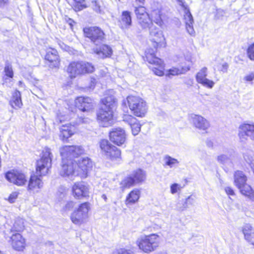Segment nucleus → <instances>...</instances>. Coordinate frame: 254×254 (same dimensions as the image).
<instances>
[{
    "instance_id": "10",
    "label": "nucleus",
    "mask_w": 254,
    "mask_h": 254,
    "mask_svg": "<svg viewBox=\"0 0 254 254\" xmlns=\"http://www.w3.org/2000/svg\"><path fill=\"white\" fill-rule=\"evenodd\" d=\"M97 120L100 126L102 127L112 126L114 123L113 111L100 108L97 112Z\"/></svg>"
},
{
    "instance_id": "18",
    "label": "nucleus",
    "mask_w": 254,
    "mask_h": 254,
    "mask_svg": "<svg viewBox=\"0 0 254 254\" xmlns=\"http://www.w3.org/2000/svg\"><path fill=\"white\" fill-rule=\"evenodd\" d=\"M190 117L192 123L196 128L205 130L209 127V122L201 116L192 114Z\"/></svg>"
},
{
    "instance_id": "37",
    "label": "nucleus",
    "mask_w": 254,
    "mask_h": 254,
    "mask_svg": "<svg viewBox=\"0 0 254 254\" xmlns=\"http://www.w3.org/2000/svg\"><path fill=\"white\" fill-rule=\"evenodd\" d=\"M254 154L252 150H247L244 153L245 160L251 166V168L254 167Z\"/></svg>"
},
{
    "instance_id": "40",
    "label": "nucleus",
    "mask_w": 254,
    "mask_h": 254,
    "mask_svg": "<svg viewBox=\"0 0 254 254\" xmlns=\"http://www.w3.org/2000/svg\"><path fill=\"white\" fill-rule=\"evenodd\" d=\"M4 72L5 75L9 78H13V71L12 69V65L9 63H6L4 67Z\"/></svg>"
},
{
    "instance_id": "60",
    "label": "nucleus",
    "mask_w": 254,
    "mask_h": 254,
    "mask_svg": "<svg viewBox=\"0 0 254 254\" xmlns=\"http://www.w3.org/2000/svg\"><path fill=\"white\" fill-rule=\"evenodd\" d=\"M67 22L71 27L73 26V23H74V21L70 18H68Z\"/></svg>"
},
{
    "instance_id": "2",
    "label": "nucleus",
    "mask_w": 254,
    "mask_h": 254,
    "mask_svg": "<svg viewBox=\"0 0 254 254\" xmlns=\"http://www.w3.org/2000/svg\"><path fill=\"white\" fill-rule=\"evenodd\" d=\"M60 151L62 157L61 175L70 179H72L73 177L78 176L79 173L75 169L76 164L73 162V158L83 153V148L81 146L66 145L61 147Z\"/></svg>"
},
{
    "instance_id": "11",
    "label": "nucleus",
    "mask_w": 254,
    "mask_h": 254,
    "mask_svg": "<svg viewBox=\"0 0 254 254\" xmlns=\"http://www.w3.org/2000/svg\"><path fill=\"white\" fill-rule=\"evenodd\" d=\"M89 209V203L88 202L81 204L78 209L71 214L70 218L72 222L78 225L82 224L87 218Z\"/></svg>"
},
{
    "instance_id": "14",
    "label": "nucleus",
    "mask_w": 254,
    "mask_h": 254,
    "mask_svg": "<svg viewBox=\"0 0 254 254\" xmlns=\"http://www.w3.org/2000/svg\"><path fill=\"white\" fill-rule=\"evenodd\" d=\"M126 136L125 130L121 127L114 128L109 132L110 140L118 146H120L125 142Z\"/></svg>"
},
{
    "instance_id": "50",
    "label": "nucleus",
    "mask_w": 254,
    "mask_h": 254,
    "mask_svg": "<svg viewBox=\"0 0 254 254\" xmlns=\"http://www.w3.org/2000/svg\"><path fill=\"white\" fill-rule=\"evenodd\" d=\"M91 6H92V8L93 9V10L95 12H96L97 13L100 12V11H101L100 5L97 1H96V0L92 1Z\"/></svg>"
},
{
    "instance_id": "24",
    "label": "nucleus",
    "mask_w": 254,
    "mask_h": 254,
    "mask_svg": "<svg viewBox=\"0 0 254 254\" xmlns=\"http://www.w3.org/2000/svg\"><path fill=\"white\" fill-rule=\"evenodd\" d=\"M245 239L254 246V229L249 224H245L243 228Z\"/></svg>"
},
{
    "instance_id": "61",
    "label": "nucleus",
    "mask_w": 254,
    "mask_h": 254,
    "mask_svg": "<svg viewBox=\"0 0 254 254\" xmlns=\"http://www.w3.org/2000/svg\"><path fill=\"white\" fill-rule=\"evenodd\" d=\"M8 0H0V7L4 6L7 2Z\"/></svg>"
},
{
    "instance_id": "36",
    "label": "nucleus",
    "mask_w": 254,
    "mask_h": 254,
    "mask_svg": "<svg viewBox=\"0 0 254 254\" xmlns=\"http://www.w3.org/2000/svg\"><path fill=\"white\" fill-rule=\"evenodd\" d=\"M121 151L116 146L113 145L110 151L107 153V158L111 160L116 159L121 156Z\"/></svg>"
},
{
    "instance_id": "1",
    "label": "nucleus",
    "mask_w": 254,
    "mask_h": 254,
    "mask_svg": "<svg viewBox=\"0 0 254 254\" xmlns=\"http://www.w3.org/2000/svg\"><path fill=\"white\" fill-rule=\"evenodd\" d=\"M53 154L51 149L45 147L42 151L41 158L37 161L35 174L31 175L29 181L27 190L37 192L43 187V183L41 179L45 176L52 166Z\"/></svg>"
},
{
    "instance_id": "39",
    "label": "nucleus",
    "mask_w": 254,
    "mask_h": 254,
    "mask_svg": "<svg viewBox=\"0 0 254 254\" xmlns=\"http://www.w3.org/2000/svg\"><path fill=\"white\" fill-rule=\"evenodd\" d=\"M71 5L76 11H80L86 7L84 0H76V2H73Z\"/></svg>"
},
{
    "instance_id": "55",
    "label": "nucleus",
    "mask_w": 254,
    "mask_h": 254,
    "mask_svg": "<svg viewBox=\"0 0 254 254\" xmlns=\"http://www.w3.org/2000/svg\"><path fill=\"white\" fill-rule=\"evenodd\" d=\"M229 64L227 63H224L222 64L221 67L219 68V70L223 73H226L227 72Z\"/></svg>"
},
{
    "instance_id": "13",
    "label": "nucleus",
    "mask_w": 254,
    "mask_h": 254,
    "mask_svg": "<svg viewBox=\"0 0 254 254\" xmlns=\"http://www.w3.org/2000/svg\"><path fill=\"white\" fill-rule=\"evenodd\" d=\"M78 166L77 170L79 176L81 178H86L88 171L93 166V162L88 157H81L77 162H75Z\"/></svg>"
},
{
    "instance_id": "9",
    "label": "nucleus",
    "mask_w": 254,
    "mask_h": 254,
    "mask_svg": "<svg viewBox=\"0 0 254 254\" xmlns=\"http://www.w3.org/2000/svg\"><path fill=\"white\" fill-rule=\"evenodd\" d=\"M5 239L9 238L8 243L12 248L18 252H23L26 248V240L19 233L5 232Z\"/></svg>"
},
{
    "instance_id": "42",
    "label": "nucleus",
    "mask_w": 254,
    "mask_h": 254,
    "mask_svg": "<svg viewBox=\"0 0 254 254\" xmlns=\"http://www.w3.org/2000/svg\"><path fill=\"white\" fill-rule=\"evenodd\" d=\"M123 121L127 123L130 126L132 124L135 123L137 120L130 115L126 114L123 116Z\"/></svg>"
},
{
    "instance_id": "27",
    "label": "nucleus",
    "mask_w": 254,
    "mask_h": 254,
    "mask_svg": "<svg viewBox=\"0 0 254 254\" xmlns=\"http://www.w3.org/2000/svg\"><path fill=\"white\" fill-rule=\"evenodd\" d=\"M247 176L241 171H236L234 173V183L238 188H241L242 185L246 183Z\"/></svg>"
},
{
    "instance_id": "33",
    "label": "nucleus",
    "mask_w": 254,
    "mask_h": 254,
    "mask_svg": "<svg viewBox=\"0 0 254 254\" xmlns=\"http://www.w3.org/2000/svg\"><path fill=\"white\" fill-rule=\"evenodd\" d=\"M73 134V132L68 126L63 125L60 128V137L63 140L67 139Z\"/></svg>"
},
{
    "instance_id": "22",
    "label": "nucleus",
    "mask_w": 254,
    "mask_h": 254,
    "mask_svg": "<svg viewBox=\"0 0 254 254\" xmlns=\"http://www.w3.org/2000/svg\"><path fill=\"white\" fill-rule=\"evenodd\" d=\"M119 22L120 26L122 29L128 28L132 23L131 12L127 10L123 11Z\"/></svg>"
},
{
    "instance_id": "57",
    "label": "nucleus",
    "mask_w": 254,
    "mask_h": 254,
    "mask_svg": "<svg viewBox=\"0 0 254 254\" xmlns=\"http://www.w3.org/2000/svg\"><path fill=\"white\" fill-rule=\"evenodd\" d=\"M225 190L228 195H235V193H234L233 190L230 187H226L225 189Z\"/></svg>"
},
{
    "instance_id": "53",
    "label": "nucleus",
    "mask_w": 254,
    "mask_h": 254,
    "mask_svg": "<svg viewBox=\"0 0 254 254\" xmlns=\"http://www.w3.org/2000/svg\"><path fill=\"white\" fill-rule=\"evenodd\" d=\"M188 207L189 205H193L195 202V198L192 195L188 196L186 199H185Z\"/></svg>"
},
{
    "instance_id": "48",
    "label": "nucleus",
    "mask_w": 254,
    "mask_h": 254,
    "mask_svg": "<svg viewBox=\"0 0 254 254\" xmlns=\"http://www.w3.org/2000/svg\"><path fill=\"white\" fill-rule=\"evenodd\" d=\"M112 254H134V253L130 250L121 248L115 250Z\"/></svg>"
},
{
    "instance_id": "47",
    "label": "nucleus",
    "mask_w": 254,
    "mask_h": 254,
    "mask_svg": "<svg viewBox=\"0 0 254 254\" xmlns=\"http://www.w3.org/2000/svg\"><path fill=\"white\" fill-rule=\"evenodd\" d=\"M203 86L207 87L209 89H211L214 86L215 83L211 80H210L208 78H206L204 80H202L201 82L199 83Z\"/></svg>"
},
{
    "instance_id": "43",
    "label": "nucleus",
    "mask_w": 254,
    "mask_h": 254,
    "mask_svg": "<svg viewBox=\"0 0 254 254\" xmlns=\"http://www.w3.org/2000/svg\"><path fill=\"white\" fill-rule=\"evenodd\" d=\"M157 67H152V71L155 74L158 76H162L164 74V64L163 62L160 65H155Z\"/></svg>"
},
{
    "instance_id": "58",
    "label": "nucleus",
    "mask_w": 254,
    "mask_h": 254,
    "mask_svg": "<svg viewBox=\"0 0 254 254\" xmlns=\"http://www.w3.org/2000/svg\"><path fill=\"white\" fill-rule=\"evenodd\" d=\"M184 83L188 86H191L193 84V80L192 79L189 78L185 81Z\"/></svg>"
},
{
    "instance_id": "30",
    "label": "nucleus",
    "mask_w": 254,
    "mask_h": 254,
    "mask_svg": "<svg viewBox=\"0 0 254 254\" xmlns=\"http://www.w3.org/2000/svg\"><path fill=\"white\" fill-rule=\"evenodd\" d=\"M24 220L23 218L18 217L16 218L13 227L7 232L9 233H18L23 231L24 229Z\"/></svg>"
},
{
    "instance_id": "31",
    "label": "nucleus",
    "mask_w": 254,
    "mask_h": 254,
    "mask_svg": "<svg viewBox=\"0 0 254 254\" xmlns=\"http://www.w3.org/2000/svg\"><path fill=\"white\" fill-rule=\"evenodd\" d=\"M190 70L189 66H184L180 68L172 67L168 70L165 74L166 76H175L186 73Z\"/></svg>"
},
{
    "instance_id": "46",
    "label": "nucleus",
    "mask_w": 254,
    "mask_h": 254,
    "mask_svg": "<svg viewBox=\"0 0 254 254\" xmlns=\"http://www.w3.org/2000/svg\"><path fill=\"white\" fill-rule=\"evenodd\" d=\"M183 188L184 186H182L179 184L174 183L170 186L171 193L173 194L177 193L178 191H181Z\"/></svg>"
},
{
    "instance_id": "59",
    "label": "nucleus",
    "mask_w": 254,
    "mask_h": 254,
    "mask_svg": "<svg viewBox=\"0 0 254 254\" xmlns=\"http://www.w3.org/2000/svg\"><path fill=\"white\" fill-rule=\"evenodd\" d=\"M206 144L207 147H208L209 148H212L213 147V142L211 140L207 139L206 141Z\"/></svg>"
},
{
    "instance_id": "23",
    "label": "nucleus",
    "mask_w": 254,
    "mask_h": 254,
    "mask_svg": "<svg viewBox=\"0 0 254 254\" xmlns=\"http://www.w3.org/2000/svg\"><path fill=\"white\" fill-rule=\"evenodd\" d=\"M93 51L99 57L102 59L108 57L112 54L111 47L105 44L102 45L99 48H94Z\"/></svg>"
},
{
    "instance_id": "5",
    "label": "nucleus",
    "mask_w": 254,
    "mask_h": 254,
    "mask_svg": "<svg viewBox=\"0 0 254 254\" xmlns=\"http://www.w3.org/2000/svg\"><path fill=\"white\" fill-rule=\"evenodd\" d=\"M139 249L148 253L154 251L159 245V236L155 234L140 237L137 241Z\"/></svg>"
},
{
    "instance_id": "49",
    "label": "nucleus",
    "mask_w": 254,
    "mask_h": 254,
    "mask_svg": "<svg viewBox=\"0 0 254 254\" xmlns=\"http://www.w3.org/2000/svg\"><path fill=\"white\" fill-rule=\"evenodd\" d=\"M247 54L250 60L254 61V43L248 47Z\"/></svg>"
},
{
    "instance_id": "41",
    "label": "nucleus",
    "mask_w": 254,
    "mask_h": 254,
    "mask_svg": "<svg viewBox=\"0 0 254 254\" xmlns=\"http://www.w3.org/2000/svg\"><path fill=\"white\" fill-rule=\"evenodd\" d=\"M135 13L136 15L137 19L139 17H144L146 15H148L146 11V8L144 6H138L135 9Z\"/></svg>"
},
{
    "instance_id": "29",
    "label": "nucleus",
    "mask_w": 254,
    "mask_h": 254,
    "mask_svg": "<svg viewBox=\"0 0 254 254\" xmlns=\"http://www.w3.org/2000/svg\"><path fill=\"white\" fill-rule=\"evenodd\" d=\"M235 152L233 150H229L226 154H220L217 157V161L220 164L225 165L231 162L232 158L234 157Z\"/></svg>"
},
{
    "instance_id": "32",
    "label": "nucleus",
    "mask_w": 254,
    "mask_h": 254,
    "mask_svg": "<svg viewBox=\"0 0 254 254\" xmlns=\"http://www.w3.org/2000/svg\"><path fill=\"white\" fill-rule=\"evenodd\" d=\"M241 193L246 196H247L251 200L254 201V191L253 190L251 186L246 183L242 185L241 188H238Z\"/></svg>"
},
{
    "instance_id": "54",
    "label": "nucleus",
    "mask_w": 254,
    "mask_h": 254,
    "mask_svg": "<svg viewBox=\"0 0 254 254\" xmlns=\"http://www.w3.org/2000/svg\"><path fill=\"white\" fill-rule=\"evenodd\" d=\"M254 79V72H252L249 74L246 75L244 77V80L246 81L251 82Z\"/></svg>"
},
{
    "instance_id": "20",
    "label": "nucleus",
    "mask_w": 254,
    "mask_h": 254,
    "mask_svg": "<svg viewBox=\"0 0 254 254\" xmlns=\"http://www.w3.org/2000/svg\"><path fill=\"white\" fill-rule=\"evenodd\" d=\"M161 43L162 42H161L156 48H155L154 46V43L152 42L154 49H148V51L145 52V59L149 64L154 65L162 64V62H163L162 60L157 58L155 54V52L156 51L157 48L162 45Z\"/></svg>"
},
{
    "instance_id": "4",
    "label": "nucleus",
    "mask_w": 254,
    "mask_h": 254,
    "mask_svg": "<svg viewBox=\"0 0 254 254\" xmlns=\"http://www.w3.org/2000/svg\"><path fill=\"white\" fill-rule=\"evenodd\" d=\"M94 70V67L91 64L84 62H71L67 68V71L71 78H74L86 73L92 72Z\"/></svg>"
},
{
    "instance_id": "17",
    "label": "nucleus",
    "mask_w": 254,
    "mask_h": 254,
    "mask_svg": "<svg viewBox=\"0 0 254 254\" xmlns=\"http://www.w3.org/2000/svg\"><path fill=\"white\" fill-rule=\"evenodd\" d=\"M88 187L83 182L75 183L72 188L74 196L77 198L86 197L88 194Z\"/></svg>"
},
{
    "instance_id": "16",
    "label": "nucleus",
    "mask_w": 254,
    "mask_h": 254,
    "mask_svg": "<svg viewBox=\"0 0 254 254\" xmlns=\"http://www.w3.org/2000/svg\"><path fill=\"white\" fill-rule=\"evenodd\" d=\"M181 6L183 8L184 11V20L187 31L190 35L194 36L195 34V31L193 27L194 21L190 9L186 4Z\"/></svg>"
},
{
    "instance_id": "3",
    "label": "nucleus",
    "mask_w": 254,
    "mask_h": 254,
    "mask_svg": "<svg viewBox=\"0 0 254 254\" xmlns=\"http://www.w3.org/2000/svg\"><path fill=\"white\" fill-rule=\"evenodd\" d=\"M139 25L142 29H149L150 41L153 42L154 47L156 48L158 45L163 42L165 39L163 36L162 32L155 26H154L149 15H146L144 17L137 19Z\"/></svg>"
},
{
    "instance_id": "62",
    "label": "nucleus",
    "mask_w": 254,
    "mask_h": 254,
    "mask_svg": "<svg viewBox=\"0 0 254 254\" xmlns=\"http://www.w3.org/2000/svg\"><path fill=\"white\" fill-rule=\"evenodd\" d=\"M180 6L184 5L186 4L185 1L184 0H177Z\"/></svg>"
},
{
    "instance_id": "45",
    "label": "nucleus",
    "mask_w": 254,
    "mask_h": 254,
    "mask_svg": "<svg viewBox=\"0 0 254 254\" xmlns=\"http://www.w3.org/2000/svg\"><path fill=\"white\" fill-rule=\"evenodd\" d=\"M140 125L138 123V121L135 123L132 124L130 126L131 128L132 133L133 135H136L138 134L140 131Z\"/></svg>"
},
{
    "instance_id": "19",
    "label": "nucleus",
    "mask_w": 254,
    "mask_h": 254,
    "mask_svg": "<svg viewBox=\"0 0 254 254\" xmlns=\"http://www.w3.org/2000/svg\"><path fill=\"white\" fill-rule=\"evenodd\" d=\"M45 60L50 63L49 65L51 67H58L60 64L59 56L57 51L55 49L50 48L47 50Z\"/></svg>"
},
{
    "instance_id": "26",
    "label": "nucleus",
    "mask_w": 254,
    "mask_h": 254,
    "mask_svg": "<svg viewBox=\"0 0 254 254\" xmlns=\"http://www.w3.org/2000/svg\"><path fill=\"white\" fill-rule=\"evenodd\" d=\"M102 106L100 108L112 110L116 106V99L113 96H109L101 100Z\"/></svg>"
},
{
    "instance_id": "28",
    "label": "nucleus",
    "mask_w": 254,
    "mask_h": 254,
    "mask_svg": "<svg viewBox=\"0 0 254 254\" xmlns=\"http://www.w3.org/2000/svg\"><path fill=\"white\" fill-rule=\"evenodd\" d=\"M140 191L137 189H133L127 196L126 204L127 205L133 204L136 202L140 197Z\"/></svg>"
},
{
    "instance_id": "44",
    "label": "nucleus",
    "mask_w": 254,
    "mask_h": 254,
    "mask_svg": "<svg viewBox=\"0 0 254 254\" xmlns=\"http://www.w3.org/2000/svg\"><path fill=\"white\" fill-rule=\"evenodd\" d=\"M187 208H188V205L185 199L180 200L176 204V209L178 211H183Z\"/></svg>"
},
{
    "instance_id": "7",
    "label": "nucleus",
    "mask_w": 254,
    "mask_h": 254,
    "mask_svg": "<svg viewBox=\"0 0 254 254\" xmlns=\"http://www.w3.org/2000/svg\"><path fill=\"white\" fill-rule=\"evenodd\" d=\"M130 110L133 114L142 117L147 112L146 102L141 98L136 96H128L127 98Z\"/></svg>"
},
{
    "instance_id": "8",
    "label": "nucleus",
    "mask_w": 254,
    "mask_h": 254,
    "mask_svg": "<svg viewBox=\"0 0 254 254\" xmlns=\"http://www.w3.org/2000/svg\"><path fill=\"white\" fill-rule=\"evenodd\" d=\"M84 35L96 46L102 45L105 40V33L98 27H85L83 29Z\"/></svg>"
},
{
    "instance_id": "63",
    "label": "nucleus",
    "mask_w": 254,
    "mask_h": 254,
    "mask_svg": "<svg viewBox=\"0 0 254 254\" xmlns=\"http://www.w3.org/2000/svg\"><path fill=\"white\" fill-rule=\"evenodd\" d=\"M158 25H161L162 24V21L161 20L160 16H159V19H156V21L155 22Z\"/></svg>"
},
{
    "instance_id": "64",
    "label": "nucleus",
    "mask_w": 254,
    "mask_h": 254,
    "mask_svg": "<svg viewBox=\"0 0 254 254\" xmlns=\"http://www.w3.org/2000/svg\"><path fill=\"white\" fill-rule=\"evenodd\" d=\"M102 198L103 199H104V200H105V201H107V196H106V195L105 194H102Z\"/></svg>"
},
{
    "instance_id": "34",
    "label": "nucleus",
    "mask_w": 254,
    "mask_h": 254,
    "mask_svg": "<svg viewBox=\"0 0 254 254\" xmlns=\"http://www.w3.org/2000/svg\"><path fill=\"white\" fill-rule=\"evenodd\" d=\"M99 147L100 148L101 153L104 154L106 157L107 155V153L110 151L112 145L109 141L107 139H102L99 143Z\"/></svg>"
},
{
    "instance_id": "51",
    "label": "nucleus",
    "mask_w": 254,
    "mask_h": 254,
    "mask_svg": "<svg viewBox=\"0 0 254 254\" xmlns=\"http://www.w3.org/2000/svg\"><path fill=\"white\" fill-rule=\"evenodd\" d=\"M88 119L87 118H82V117H79L78 119H77L76 122H72L73 124V126L79 125L82 123H86L88 122Z\"/></svg>"
},
{
    "instance_id": "15",
    "label": "nucleus",
    "mask_w": 254,
    "mask_h": 254,
    "mask_svg": "<svg viewBox=\"0 0 254 254\" xmlns=\"http://www.w3.org/2000/svg\"><path fill=\"white\" fill-rule=\"evenodd\" d=\"M76 107L82 112H89L94 108L92 99L88 97H78L75 101Z\"/></svg>"
},
{
    "instance_id": "52",
    "label": "nucleus",
    "mask_w": 254,
    "mask_h": 254,
    "mask_svg": "<svg viewBox=\"0 0 254 254\" xmlns=\"http://www.w3.org/2000/svg\"><path fill=\"white\" fill-rule=\"evenodd\" d=\"M18 194V193L17 192H13L12 193H11L8 199L9 202L10 203H13L17 198Z\"/></svg>"
},
{
    "instance_id": "12",
    "label": "nucleus",
    "mask_w": 254,
    "mask_h": 254,
    "mask_svg": "<svg viewBox=\"0 0 254 254\" xmlns=\"http://www.w3.org/2000/svg\"><path fill=\"white\" fill-rule=\"evenodd\" d=\"M5 177L8 181L18 186L24 185L27 181L25 175L17 171H8Z\"/></svg>"
},
{
    "instance_id": "25",
    "label": "nucleus",
    "mask_w": 254,
    "mask_h": 254,
    "mask_svg": "<svg viewBox=\"0 0 254 254\" xmlns=\"http://www.w3.org/2000/svg\"><path fill=\"white\" fill-rule=\"evenodd\" d=\"M9 104L15 109H18L21 107L22 106L21 96L19 91L16 90L14 92L9 101Z\"/></svg>"
},
{
    "instance_id": "6",
    "label": "nucleus",
    "mask_w": 254,
    "mask_h": 254,
    "mask_svg": "<svg viewBox=\"0 0 254 254\" xmlns=\"http://www.w3.org/2000/svg\"><path fill=\"white\" fill-rule=\"evenodd\" d=\"M146 179L145 172L139 169L132 172L129 175L124 179L120 183V188L122 190L143 182Z\"/></svg>"
},
{
    "instance_id": "21",
    "label": "nucleus",
    "mask_w": 254,
    "mask_h": 254,
    "mask_svg": "<svg viewBox=\"0 0 254 254\" xmlns=\"http://www.w3.org/2000/svg\"><path fill=\"white\" fill-rule=\"evenodd\" d=\"M239 136L241 138L246 135L254 140V125L244 124L240 127Z\"/></svg>"
},
{
    "instance_id": "56",
    "label": "nucleus",
    "mask_w": 254,
    "mask_h": 254,
    "mask_svg": "<svg viewBox=\"0 0 254 254\" xmlns=\"http://www.w3.org/2000/svg\"><path fill=\"white\" fill-rule=\"evenodd\" d=\"M74 207V202L73 201H69L65 204L64 209L65 211H69Z\"/></svg>"
},
{
    "instance_id": "38",
    "label": "nucleus",
    "mask_w": 254,
    "mask_h": 254,
    "mask_svg": "<svg viewBox=\"0 0 254 254\" xmlns=\"http://www.w3.org/2000/svg\"><path fill=\"white\" fill-rule=\"evenodd\" d=\"M207 68L206 67L202 68L196 74L195 78L196 81L199 83L202 80L207 78Z\"/></svg>"
},
{
    "instance_id": "35",
    "label": "nucleus",
    "mask_w": 254,
    "mask_h": 254,
    "mask_svg": "<svg viewBox=\"0 0 254 254\" xmlns=\"http://www.w3.org/2000/svg\"><path fill=\"white\" fill-rule=\"evenodd\" d=\"M163 161L164 162L163 166H167L169 168H173L179 163L177 159L172 158L168 155L164 156Z\"/></svg>"
}]
</instances>
